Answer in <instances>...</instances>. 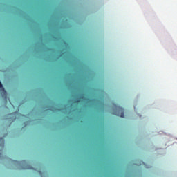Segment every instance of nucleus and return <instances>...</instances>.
Segmentation results:
<instances>
[{"mask_svg":"<svg viewBox=\"0 0 177 177\" xmlns=\"http://www.w3.org/2000/svg\"><path fill=\"white\" fill-rule=\"evenodd\" d=\"M113 114L114 115H117L118 117H121L124 118L125 117V114L124 113V109L122 107L118 106V105H114L113 108Z\"/></svg>","mask_w":177,"mask_h":177,"instance_id":"obj_1","label":"nucleus"},{"mask_svg":"<svg viewBox=\"0 0 177 177\" xmlns=\"http://www.w3.org/2000/svg\"><path fill=\"white\" fill-rule=\"evenodd\" d=\"M26 169H32V167H31V166H28V167H25Z\"/></svg>","mask_w":177,"mask_h":177,"instance_id":"obj_3","label":"nucleus"},{"mask_svg":"<svg viewBox=\"0 0 177 177\" xmlns=\"http://www.w3.org/2000/svg\"><path fill=\"white\" fill-rule=\"evenodd\" d=\"M75 103H80V100H77L75 101Z\"/></svg>","mask_w":177,"mask_h":177,"instance_id":"obj_4","label":"nucleus"},{"mask_svg":"<svg viewBox=\"0 0 177 177\" xmlns=\"http://www.w3.org/2000/svg\"><path fill=\"white\" fill-rule=\"evenodd\" d=\"M0 88H1V95L4 99V100H8V93L6 92V90L3 88V86L2 85V83L0 82Z\"/></svg>","mask_w":177,"mask_h":177,"instance_id":"obj_2","label":"nucleus"},{"mask_svg":"<svg viewBox=\"0 0 177 177\" xmlns=\"http://www.w3.org/2000/svg\"><path fill=\"white\" fill-rule=\"evenodd\" d=\"M0 140H3V138H0Z\"/></svg>","mask_w":177,"mask_h":177,"instance_id":"obj_6","label":"nucleus"},{"mask_svg":"<svg viewBox=\"0 0 177 177\" xmlns=\"http://www.w3.org/2000/svg\"><path fill=\"white\" fill-rule=\"evenodd\" d=\"M14 120H16V118H15Z\"/></svg>","mask_w":177,"mask_h":177,"instance_id":"obj_8","label":"nucleus"},{"mask_svg":"<svg viewBox=\"0 0 177 177\" xmlns=\"http://www.w3.org/2000/svg\"><path fill=\"white\" fill-rule=\"evenodd\" d=\"M15 114H16V112L11 113L10 115H15Z\"/></svg>","mask_w":177,"mask_h":177,"instance_id":"obj_5","label":"nucleus"},{"mask_svg":"<svg viewBox=\"0 0 177 177\" xmlns=\"http://www.w3.org/2000/svg\"><path fill=\"white\" fill-rule=\"evenodd\" d=\"M25 162H26V161H23V162H22V164H24Z\"/></svg>","mask_w":177,"mask_h":177,"instance_id":"obj_7","label":"nucleus"}]
</instances>
